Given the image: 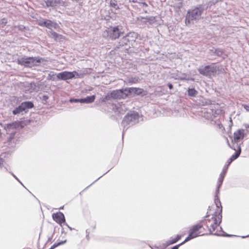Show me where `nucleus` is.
<instances>
[{"instance_id": "f257e3e1", "label": "nucleus", "mask_w": 249, "mask_h": 249, "mask_svg": "<svg viewBox=\"0 0 249 249\" xmlns=\"http://www.w3.org/2000/svg\"><path fill=\"white\" fill-rule=\"evenodd\" d=\"M204 10V8L202 5L189 10L186 16V24H189L193 22L194 20L196 21L200 19Z\"/></svg>"}, {"instance_id": "f03ea898", "label": "nucleus", "mask_w": 249, "mask_h": 249, "mask_svg": "<svg viewBox=\"0 0 249 249\" xmlns=\"http://www.w3.org/2000/svg\"><path fill=\"white\" fill-rule=\"evenodd\" d=\"M220 215V218H219V221L218 222L217 218L214 216H212L210 219H207L205 220V224L209 229L210 233L216 235H223L221 232H224L222 231L221 227H220V230L215 232V229L218 227V224L220 223L221 221L222 215Z\"/></svg>"}, {"instance_id": "7ed1b4c3", "label": "nucleus", "mask_w": 249, "mask_h": 249, "mask_svg": "<svg viewBox=\"0 0 249 249\" xmlns=\"http://www.w3.org/2000/svg\"><path fill=\"white\" fill-rule=\"evenodd\" d=\"M139 121V114L137 112H132L128 113L124 118L122 124L124 127L123 132L124 129L126 130L128 127L137 124ZM124 133H123V135Z\"/></svg>"}, {"instance_id": "20e7f679", "label": "nucleus", "mask_w": 249, "mask_h": 249, "mask_svg": "<svg viewBox=\"0 0 249 249\" xmlns=\"http://www.w3.org/2000/svg\"><path fill=\"white\" fill-rule=\"evenodd\" d=\"M44 59L39 57H24L18 59V64L25 67H32L38 65V63L42 62Z\"/></svg>"}, {"instance_id": "39448f33", "label": "nucleus", "mask_w": 249, "mask_h": 249, "mask_svg": "<svg viewBox=\"0 0 249 249\" xmlns=\"http://www.w3.org/2000/svg\"><path fill=\"white\" fill-rule=\"evenodd\" d=\"M219 67L215 65H208L205 67L201 66L198 69L199 73L205 76L210 77L212 75H215Z\"/></svg>"}, {"instance_id": "423d86ee", "label": "nucleus", "mask_w": 249, "mask_h": 249, "mask_svg": "<svg viewBox=\"0 0 249 249\" xmlns=\"http://www.w3.org/2000/svg\"><path fill=\"white\" fill-rule=\"evenodd\" d=\"M202 227V225L198 224L192 226L189 231V234L185 240L181 243V244H184L185 242L195 238L199 235L200 232L199 230Z\"/></svg>"}, {"instance_id": "0eeeda50", "label": "nucleus", "mask_w": 249, "mask_h": 249, "mask_svg": "<svg viewBox=\"0 0 249 249\" xmlns=\"http://www.w3.org/2000/svg\"><path fill=\"white\" fill-rule=\"evenodd\" d=\"M121 31L118 27H111L104 33V36L106 35L109 36L111 39L114 40L120 36Z\"/></svg>"}, {"instance_id": "6e6552de", "label": "nucleus", "mask_w": 249, "mask_h": 249, "mask_svg": "<svg viewBox=\"0 0 249 249\" xmlns=\"http://www.w3.org/2000/svg\"><path fill=\"white\" fill-rule=\"evenodd\" d=\"M33 107L34 105L31 102H24L14 109L13 113L14 115L18 114L23 111H26L27 109L32 108Z\"/></svg>"}, {"instance_id": "1a4fd4ad", "label": "nucleus", "mask_w": 249, "mask_h": 249, "mask_svg": "<svg viewBox=\"0 0 249 249\" xmlns=\"http://www.w3.org/2000/svg\"><path fill=\"white\" fill-rule=\"evenodd\" d=\"M75 74L77 76H79V74L76 71H73L72 72L65 71L60 73H58L57 74V78L58 79L62 80L71 79L75 77Z\"/></svg>"}, {"instance_id": "9d476101", "label": "nucleus", "mask_w": 249, "mask_h": 249, "mask_svg": "<svg viewBox=\"0 0 249 249\" xmlns=\"http://www.w3.org/2000/svg\"><path fill=\"white\" fill-rule=\"evenodd\" d=\"M123 89H118L112 91L110 93L111 98L115 99H123L127 96V93Z\"/></svg>"}, {"instance_id": "9b49d317", "label": "nucleus", "mask_w": 249, "mask_h": 249, "mask_svg": "<svg viewBox=\"0 0 249 249\" xmlns=\"http://www.w3.org/2000/svg\"><path fill=\"white\" fill-rule=\"evenodd\" d=\"M53 218L57 223L61 224L65 222L64 215L61 212H59L53 214Z\"/></svg>"}, {"instance_id": "f8f14e48", "label": "nucleus", "mask_w": 249, "mask_h": 249, "mask_svg": "<svg viewBox=\"0 0 249 249\" xmlns=\"http://www.w3.org/2000/svg\"><path fill=\"white\" fill-rule=\"evenodd\" d=\"M234 136V142L236 143V145H237L238 142H239L240 140H242L244 138V135L243 133V130H238L237 131L235 132L233 134Z\"/></svg>"}, {"instance_id": "ddd939ff", "label": "nucleus", "mask_w": 249, "mask_h": 249, "mask_svg": "<svg viewBox=\"0 0 249 249\" xmlns=\"http://www.w3.org/2000/svg\"><path fill=\"white\" fill-rule=\"evenodd\" d=\"M19 124V122H14L12 123L5 124L3 126V128L6 131H10L11 129L18 128Z\"/></svg>"}, {"instance_id": "4468645a", "label": "nucleus", "mask_w": 249, "mask_h": 249, "mask_svg": "<svg viewBox=\"0 0 249 249\" xmlns=\"http://www.w3.org/2000/svg\"><path fill=\"white\" fill-rule=\"evenodd\" d=\"M43 25L51 30L53 28L55 29L59 28V25L57 23L53 22L50 20H46L44 21L43 23Z\"/></svg>"}, {"instance_id": "2eb2a0df", "label": "nucleus", "mask_w": 249, "mask_h": 249, "mask_svg": "<svg viewBox=\"0 0 249 249\" xmlns=\"http://www.w3.org/2000/svg\"><path fill=\"white\" fill-rule=\"evenodd\" d=\"M48 34L50 37L53 38L56 41H61L64 39V36L61 35H59L52 30L50 31Z\"/></svg>"}, {"instance_id": "dca6fc26", "label": "nucleus", "mask_w": 249, "mask_h": 249, "mask_svg": "<svg viewBox=\"0 0 249 249\" xmlns=\"http://www.w3.org/2000/svg\"><path fill=\"white\" fill-rule=\"evenodd\" d=\"M125 91L127 92V93H129L131 94H134L136 95H140L142 93L143 90L142 89L137 88H130L128 89H125Z\"/></svg>"}, {"instance_id": "f3484780", "label": "nucleus", "mask_w": 249, "mask_h": 249, "mask_svg": "<svg viewBox=\"0 0 249 249\" xmlns=\"http://www.w3.org/2000/svg\"><path fill=\"white\" fill-rule=\"evenodd\" d=\"M210 53L211 54H215L218 56L221 57L223 59L225 58L227 55L224 53V52L220 49H212L210 50Z\"/></svg>"}, {"instance_id": "a211bd4d", "label": "nucleus", "mask_w": 249, "mask_h": 249, "mask_svg": "<svg viewBox=\"0 0 249 249\" xmlns=\"http://www.w3.org/2000/svg\"><path fill=\"white\" fill-rule=\"evenodd\" d=\"M115 107H116V111H118L120 113H123L127 110V108L124 104H118L115 105Z\"/></svg>"}, {"instance_id": "6ab92c4d", "label": "nucleus", "mask_w": 249, "mask_h": 249, "mask_svg": "<svg viewBox=\"0 0 249 249\" xmlns=\"http://www.w3.org/2000/svg\"><path fill=\"white\" fill-rule=\"evenodd\" d=\"M95 100V95H92L90 96H87L85 98L81 99L80 103H90L93 102Z\"/></svg>"}, {"instance_id": "aec40b11", "label": "nucleus", "mask_w": 249, "mask_h": 249, "mask_svg": "<svg viewBox=\"0 0 249 249\" xmlns=\"http://www.w3.org/2000/svg\"><path fill=\"white\" fill-rule=\"evenodd\" d=\"M218 194V193H216V195L215 196L214 199V203L215 204L216 207L219 209L220 212L219 213V215H220L221 214V213H222V206L221 205L220 199L217 196Z\"/></svg>"}, {"instance_id": "412c9836", "label": "nucleus", "mask_w": 249, "mask_h": 249, "mask_svg": "<svg viewBox=\"0 0 249 249\" xmlns=\"http://www.w3.org/2000/svg\"><path fill=\"white\" fill-rule=\"evenodd\" d=\"M60 0H46L45 1L47 6H54L58 4Z\"/></svg>"}, {"instance_id": "4be33fe9", "label": "nucleus", "mask_w": 249, "mask_h": 249, "mask_svg": "<svg viewBox=\"0 0 249 249\" xmlns=\"http://www.w3.org/2000/svg\"><path fill=\"white\" fill-rule=\"evenodd\" d=\"M224 177H225V173H224L223 175V173H221V174L220 175V177L218 179V185H217V189L216 191V193H219V188L220 187V186H221V185L222 184Z\"/></svg>"}, {"instance_id": "5701e85b", "label": "nucleus", "mask_w": 249, "mask_h": 249, "mask_svg": "<svg viewBox=\"0 0 249 249\" xmlns=\"http://www.w3.org/2000/svg\"><path fill=\"white\" fill-rule=\"evenodd\" d=\"M176 79L180 80H194L193 78H189L185 73H180L177 76Z\"/></svg>"}, {"instance_id": "b1692460", "label": "nucleus", "mask_w": 249, "mask_h": 249, "mask_svg": "<svg viewBox=\"0 0 249 249\" xmlns=\"http://www.w3.org/2000/svg\"><path fill=\"white\" fill-rule=\"evenodd\" d=\"M197 94V91H196L195 89H188V94L189 96L196 97Z\"/></svg>"}, {"instance_id": "393cba45", "label": "nucleus", "mask_w": 249, "mask_h": 249, "mask_svg": "<svg viewBox=\"0 0 249 249\" xmlns=\"http://www.w3.org/2000/svg\"><path fill=\"white\" fill-rule=\"evenodd\" d=\"M236 147L238 148L237 151H236L235 154L233 155L231 157L232 159H233L234 160L236 159L239 156L241 151L240 146L239 144H237V145H236Z\"/></svg>"}, {"instance_id": "a878e982", "label": "nucleus", "mask_w": 249, "mask_h": 249, "mask_svg": "<svg viewBox=\"0 0 249 249\" xmlns=\"http://www.w3.org/2000/svg\"><path fill=\"white\" fill-rule=\"evenodd\" d=\"M67 242V240H65L63 241H61V242H58V243L57 244H53L50 249H54V248H55L56 247H57V246H60V245H63L64 244H65V243H66Z\"/></svg>"}, {"instance_id": "bb28decb", "label": "nucleus", "mask_w": 249, "mask_h": 249, "mask_svg": "<svg viewBox=\"0 0 249 249\" xmlns=\"http://www.w3.org/2000/svg\"><path fill=\"white\" fill-rule=\"evenodd\" d=\"M67 242V240H65L63 241H61V242H58V243L57 244H53L50 249H54V248H55L56 247H57V246H60V245H63L64 244H65V243H66Z\"/></svg>"}, {"instance_id": "cd10ccee", "label": "nucleus", "mask_w": 249, "mask_h": 249, "mask_svg": "<svg viewBox=\"0 0 249 249\" xmlns=\"http://www.w3.org/2000/svg\"><path fill=\"white\" fill-rule=\"evenodd\" d=\"M67 242V240H65L63 241H61V242H58V243L57 244H53L50 249H54V248H55L56 247H57V246H60V245H63L64 244H65V243H66Z\"/></svg>"}, {"instance_id": "c85d7f7f", "label": "nucleus", "mask_w": 249, "mask_h": 249, "mask_svg": "<svg viewBox=\"0 0 249 249\" xmlns=\"http://www.w3.org/2000/svg\"><path fill=\"white\" fill-rule=\"evenodd\" d=\"M176 242H177V241L175 238L171 239L170 240H169L166 242V245L165 247H166L168 246H169L171 244H174Z\"/></svg>"}, {"instance_id": "c756f323", "label": "nucleus", "mask_w": 249, "mask_h": 249, "mask_svg": "<svg viewBox=\"0 0 249 249\" xmlns=\"http://www.w3.org/2000/svg\"><path fill=\"white\" fill-rule=\"evenodd\" d=\"M15 29H17L19 31H23L24 29H25V27L23 25H20L18 26H14Z\"/></svg>"}, {"instance_id": "7c9ffc66", "label": "nucleus", "mask_w": 249, "mask_h": 249, "mask_svg": "<svg viewBox=\"0 0 249 249\" xmlns=\"http://www.w3.org/2000/svg\"><path fill=\"white\" fill-rule=\"evenodd\" d=\"M110 6L114 8V9H115L116 10L119 9V7L118 5V4L116 3H115V2H113L112 1H111L110 2Z\"/></svg>"}, {"instance_id": "2f4dec72", "label": "nucleus", "mask_w": 249, "mask_h": 249, "mask_svg": "<svg viewBox=\"0 0 249 249\" xmlns=\"http://www.w3.org/2000/svg\"><path fill=\"white\" fill-rule=\"evenodd\" d=\"M182 6V3L181 2H179L178 3L176 4L174 6V7L177 9H180Z\"/></svg>"}, {"instance_id": "473e14b6", "label": "nucleus", "mask_w": 249, "mask_h": 249, "mask_svg": "<svg viewBox=\"0 0 249 249\" xmlns=\"http://www.w3.org/2000/svg\"><path fill=\"white\" fill-rule=\"evenodd\" d=\"M142 0H129L130 2H132L134 3H138L141 4L142 3Z\"/></svg>"}, {"instance_id": "72a5a7b5", "label": "nucleus", "mask_w": 249, "mask_h": 249, "mask_svg": "<svg viewBox=\"0 0 249 249\" xmlns=\"http://www.w3.org/2000/svg\"><path fill=\"white\" fill-rule=\"evenodd\" d=\"M70 101L71 103L72 102H80V99H71Z\"/></svg>"}, {"instance_id": "f704fd0d", "label": "nucleus", "mask_w": 249, "mask_h": 249, "mask_svg": "<svg viewBox=\"0 0 249 249\" xmlns=\"http://www.w3.org/2000/svg\"><path fill=\"white\" fill-rule=\"evenodd\" d=\"M243 107L247 111H249V106L247 105H243Z\"/></svg>"}, {"instance_id": "c9c22d12", "label": "nucleus", "mask_w": 249, "mask_h": 249, "mask_svg": "<svg viewBox=\"0 0 249 249\" xmlns=\"http://www.w3.org/2000/svg\"><path fill=\"white\" fill-rule=\"evenodd\" d=\"M228 166L224 167L223 170L222 172L221 173H223V175L224 174V173H225V174H226L227 170L228 169Z\"/></svg>"}, {"instance_id": "e433bc0d", "label": "nucleus", "mask_w": 249, "mask_h": 249, "mask_svg": "<svg viewBox=\"0 0 249 249\" xmlns=\"http://www.w3.org/2000/svg\"><path fill=\"white\" fill-rule=\"evenodd\" d=\"M182 245V244H181V243H180L178 245H176L174 247H173L171 249H178L179 247Z\"/></svg>"}, {"instance_id": "4c0bfd02", "label": "nucleus", "mask_w": 249, "mask_h": 249, "mask_svg": "<svg viewBox=\"0 0 249 249\" xmlns=\"http://www.w3.org/2000/svg\"><path fill=\"white\" fill-rule=\"evenodd\" d=\"M11 175L22 184L21 182L19 181L18 178L13 173H11Z\"/></svg>"}, {"instance_id": "58836bf2", "label": "nucleus", "mask_w": 249, "mask_h": 249, "mask_svg": "<svg viewBox=\"0 0 249 249\" xmlns=\"http://www.w3.org/2000/svg\"><path fill=\"white\" fill-rule=\"evenodd\" d=\"M181 238V236L178 235L175 239H176V241L177 242L178 240H179Z\"/></svg>"}, {"instance_id": "ea45409f", "label": "nucleus", "mask_w": 249, "mask_h": 249, "mask_svg": "<svg viewBox=\"0 0 249 249\" xmlns=\"http://www.w3.org/2000/svg\"><path fill=\"white\" fill-rule=\"evenodd\" d=\"M131 33H130V34L129 35H128L127 36H125V37H124V40L128 39V38H127V37H128L130 35H131ZM132 35H136V34H135L134 33H132Z\"/></svg>"}, {"instance_id": "a19ab883", "label": "nucleus", "mask_w": 249, "mask_h": 249, "mask_svg": "<svg viewBox=\"0 0 249 249\" xmlns=\"http://www.w3.org/2000/svg\"><path fill=\"white\" fill-rule=\"evenodd\" d=\"M168 87H169V88L170 89H173V85L171 83H168Z\"/></svg>"}, {"instance_id": "79ce46f5", "label": "nucleus", "mask_w": 249, "mask_h": 249, "mask_svg": "<svg viewBox=\"0 0 249 249\" xmlns=\"http://www.w3.org/2000/svg\"><path fill=\"white\" fill-rule=\"evenodd\" d=\"M141 4L145 7H147L148 6L147 4H146L145 2H143V1H142V3Z\"/></svg>"}, {"instance_id": "37998d69", "label": "nucleus", "mask_w": 249, "mask_h": 249, "mask_svg": "<svg viewBox=\"0 0 249 249\" xmlns=\"http://www.w3.org/2000/svg\"><path fill=\"white\" fill-rule=\"evenodd\" d=\"M3 163V160L2 158H0V166L1 164H2Z\"/></svg>"}, {"instance_id": "c03bdc74", "label": "nucleus", "mask_w": 249, "mask_h": 249, "mask_svg": "<svg viewBox=\"0 0 249 249\" xmlns=\"http://www.w3.org/2000/svg\"><path fill=\"white\" fill-rule=\"evenodd\" d=\"M232 161H231V160H228V165L227 166H228L231 163Z\"/></svg>"}, {"instance_id": "a18cd8bd", "label": "nucleus", "mask_w": 249, "mask_h": 249, "mask_svg": "<svg viewBox=\"0 0 249 249\" xmlns=\"http://www.w3.org/2000/svg\"><path fill=\"white\" fill-rule=\"evenodd\" d=\"M143 18L145 19L146 20L145 21H147L148 20H149V18H148V17H146V18Z\"/></svg>"}, {"instance_id": "49530a36", "label": "nucleus", "mask_w": 249, "mask_h": 249, "mask_svg": "<svg viewBox=\"0 0 249 249\" xmlns=\"http://www.w3.org/2000/svg\"><path fill=\"white\" fill-rule=\"evenodd\" d=\"M224 236H232L233 235H230V234H226L224 235Z\"/></svg>"}, {"instance_id": "de8ad7c7", "label": "nucleus", "mask_w": 249, "mask_h": 249, "mask_svg": "<svg viewBox=\"0 0 249 249\" xmlns=\"http://www.w3.org/2000/svg\"><path fill=\"white\" fill-rule=\"evenodd\" d=\"M229 160H231V161H233V160H233V159H232V158H231H231H230V159H229Z\"/></svg>"}, {"instance_id": "09e8293b", "label": "nucleus", "mask_w": 249, "mask_h": 249, "mask_svg": "<svg viewBox=\"0 0 249 249\" xmlns=\"http://www.w3.org/2000/svg\"><path fill=\"white\" fill-rule=\"evenodd\" d=\"M245 127H246V128H248V127H249V124H245Z\"/></svg>"}, {"instance_id": "8fccbe9b", "label": "nucleus", "mask_w": 249, "mask_h": 249, "mask_svg": "<svg viewBox=\"0 0 249 249\" xmlns=\"http://www.w3.org/2000/svg\"><path fill=\"white\" fill-rule=\"evenodd\" d=\"M66 225L68 227V228L71 230H72V228L70 227H69L67 224H66Z\"/></svg>"}, {"instance_id": "3c124183", "label": "nucleus", "mask_w": 249, "mask_h": 249, "mask_svg": "<svg viewBox=\"0 0 249 249\" xmlns=\"http://www.w3.org/2000/svg\"><path fill=\"white\" fill-rule=\"evenodd\" d=\"M248 236H243V238H245L246 237H248Z\"/></svg>"}, {"instance_id": "603ef678", "label": "nucleus", "mask_w": 249, "mask_h": 249, "mask_svg": "<svg viewBox=\"0 0 249 249\" xmlns=\"http://www.w3.org/2000/svg\"><path fill=\"white\" fill-rule=\"evenodd\" d=\"M234 150H236V149L235 147L233 148Z\"/></svg>"}]
</instances>
